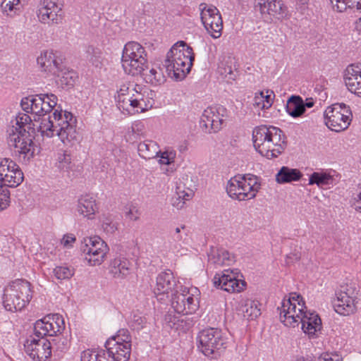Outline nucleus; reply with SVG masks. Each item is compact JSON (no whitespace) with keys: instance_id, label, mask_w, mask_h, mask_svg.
I'll return each mask as SVG.
<instances>
[{"instance_id":"4be33fe9","label":"nucleus","mask_w":361,"mask_h":361,"mask_svg":"<svg viewBox=\"0 0 361 361\" xmlns=\"http://www.w3.org/2000/svg\"><path fill=\"white\" fill-rule=\"evenodd\" d=\"M271 137L270 140L261 146L257 151L262 156L269 159L279 156L286 146L285 135L280 128H277Z\"/></svg>"},{"instance_id":"cd10ccee","label":"nucleus","mask_w":361,"mask_h":361,"mask_svg":"<svg viewBox=\"0 0 361 361\" xmlns=\"http://www.w3.org/2000/svg\"><path fill=\"white\" fill-rule=\"evenodd\" d=\"M277 128L272 126H259L254 128L252 131V141L254 147L258 151L261 146L270 140L274 130Z\"/></svg>"},{"instance_id":"58836bf2","label":"nucleus","mask_w":361,"mask_h":361,"mask_svg":"<svg viewBox=\"0 0 361 361\" xmlns=\"http://www.w3.org/2000/svg\"><path fill=\"white\" fill-rule=\"evenodd\" d=\"M87 58L95 67H99L102 64L103 54L100 49L89 46L86 50Z\"/></svg>"},{"instance_id":"7ed1b4c3","label":"nucleus","mask_w":361,"mask_h":361,"mask_svg":"<svg viewBox=\"0 0 361 361\" xmlns=\"http://www.w3.org/2000/svg\"><path fill=\"white\" fill-rule=\"evenodd\" d=\"M39 128L43 136L52 137L57 135L65 145H72L78 141L76 119L71 112L62 109H56L52 116L43 118Z\"/></svg>"},{"instance_id":"e2e57ef3","label":"nucleus","mask_w":361,"mask_h":361,"mask_svg":"<svg viewBox=\"0 0 361 361\" xmlns=\"http://www.w3.org/2000/svg\"><path fill=\"white\" fill-rule=\"evenodd\" d=\"M357 7V0H348L347 9H356Z\"/></svg>"},{"instance_id":"393cba45","label":"nucleus","mask_w":361,"mask_h":361,"mask_svg":"<svg viewBox=\"0 0 361 361\" xmlns=\"http://www.w3.org/2000/svg\"><path fill=\"white\" fill-rule=\"evenodd\" d=\"M344 80L348 90L361 97V68L354 65L348 66L345 71Z\"/></svg>"},{"instance_id":"b1692460","label":"nucleus","mask_w":361,"mask_h":361,"mask_svg":"<svg viewBox=\"0 0 361 361\" xmlns=\"http://www.w3.org/2000/svg\"><path fill=\"white\" fill-rule=\"evenodd\" d=\"M175 285L174 277L170 270L160 273L157 277L156 286L154 288V293L157 300L161 302L165 301Z\"/></svg>"},{"instance_id":"338daca9","label":"nucleus","mask_w":361,"mask_h":361,"mask_svg":"<svg viewBox=\"0 0 361 361\" xmlns=\"http://www.w3.org/2000/svg\"><path fill=\"white\" fill-rule=\"evenodd\" d=\"M314 102H312V100L307 99L306 102H303L304 109L305 110V108L312 107L314 106Z\"/></svg>"},{"instance_id":"c9c22d12","label":"nucleus","mask_w":361,"mask_h":361,"mask_svg":"<svg viewBox=\"0 0 361 361\" xmlns=\"http://www.w3.org/2000/svg\"><path fill=\"white\" fill-rule=\"evenodd\" d=\"M301 176L299 170L283 166L276 174V180L279 183H286L298 180Z\"/></svg>"},{"instance_id":"864d4df0","label":"nucleus","mask_w":361,"mask_h":361,"mask_svg":"<svg viewBox=\"0 0 361 361\" xmlns=\"http://www.w3.org/2000/svg\"><path fill=\"white\" fill-rule=\"evenodd\" d=\"M178 197L177 200L179 202L177 203V206L182 207L185 204V201L190 200L192 197V192L190 191L189 192H186L185 191L180 192L178 194Z\"/></svg>"},{"instance_id":"69168bd1","label":"nucleus","mask_w":361,"mask_h":361,"mask_svg":"<svg viewBox=\"0 0 361 361\" xmlns=\"http://www.w3.org/2000/svg\"><path fill=\"white\" fill-rule=\"evenodd\" d=\"M97 361H114L111 357H107L105 353L102 355L99 354Z\"/></svg>"},{"instance_id":"3c124183","label":"nucleus","mask_w":361,"mask_h":361,"mask_svg":"<svg viewBox=\"0 0 361 361\" xmlns=\"http://www.w3.org/2000/svg\"><path fill=\"white\" fill-rule=\"evenodd\" d=\"M265 102H264V91H259L256 92L254 97L253 105L258 107L260 109H267V107H264Z\"/></svg>"},{"instance_id":"4c0bfd02","label":"nucleus","mask_w":361,"mask_h":361,"mask_svg":"<svg viewBox=\"0 0 361 361\" xmlns=\"http://www.w3.org/2000/svg\"><path fill=\"white\" fill-rule=\"evenodd\" d=\"M130 336L128 331L127 329H121L116 336H112L106 341L105 346L124 345V343H130Z\"/></svg>"},{"instance_id":"09e8293b","label":"nucleus","mask_w":361,"mask_h":361,"mask_svg":"<svg viewBox=\"0 0 361 361\" xmlns=\"http://www.w3.org/2000/svg\"><path fill=\"white\" fill-rule=\"evenodd\" d=\"M352 205L356 211L361 212V186H359L353 194Z\"/></svg>"},{"instance_id":"6e6d98bb","label":"nucleus","mask_w":361,"mask_h":361,"mask_svg":"<svg viewBox=\"0 0 361 361\" xmlns=\"http://www.w3.org/2000/svg\"><path fill=\"white\" fill-rule=\"evenodd\" d=\"M75 240L76 238L73 234H66L64 235L61 239V244L66 247H69L72 246L73 243H74Z\"/></svg>"},{"instance_id":"6ab92c4d","label":"nucleus","mask_w":361,"mask_h":361,"mask_svg":"<svg viewBox=\"0 0 361 361\" xmlns=\"http://www.w3.org/2000/svg\"><path fill=\"white\" fill-rule=\"evenodd\" d=\"M23 178V173L16 162L7 158L0 159V183L7 188H15Z\"/></svg>"},{"instance_id":"f8f14e48","label":"nucleus","mask_w":361,"mask_h":361,"mask_svg":"<svg viewBox=\"0 0 361 361\" xmlns=\"http://www.w3.org/2000/svg\"><path fill=\"white\" fill-rule=\"evenodd\" d=\"M324 116L325 124L330 130L341 132L348 128L353 114L348 106L336 103L326 108Z\"/></svg>"},{"instance_id":"aec40b11","label":"nucleus","mask_w":361,"mask_h":361,"mask_svg":"<svg viewBox=\"0 0 361 361\" xmlns=\"http://www.w3.org/2000/svg\"><path fill=\"white\" fill-rule=\"evenodd\" d=\"M213 283L215 287L229 293L240 292L245 286V282L238 279V273L231 269L216 274Z\"/></svg>"},{"instance_id":"052dcab7","label":"nucleus","mask_w":361,"mask_h":361,"mask_svg":"<svg viewBox=\"0 0 361 361\" xmlns=\"http://www.w3.org/2000/svg\"><path fill=\"white\" fill-rule=\"evenodd\" d=\"M273 94L272 91L266 90L264 92V102H265V105L264 104V107H267L269 109L272 104V98L271 94Z\"/></svg>"},{"instance_id":"6e6552de","label":"nucleus","mask_w":361,"mask_h":361,"mask_svg":"<svg viewBox=\"0 0 361 361\" xmlns=\"http://www.w3.org/2000/svg\"><path fill=\"white\" fill-rule=\"evenodd\" d=\"M147 52L138 42L131 41L123 47L121 63L124 71L132 75H138L147 68Z\"/></svg>"},{"instance_id":"8fccbe9b","label":"nucleus","mask_w":361,"mask_h":361,"mask_svg":"<svg viewBox=\"0 0 361 361\" xmlns=\"http://www.w3.org/2000/svg\"><path fill=\"white\" fill-rule=\"evenodd\" d=\"M231 64L232 59H228V60L225 62L226 67L224 68V71H221V73L224 75L225 77L228 76L229 79L235 80V74L234 73Z\"/></svg>"},{"instance_id":"de8ad7c7","label":"nucleus","mask_w":361,"mask_h":361,"mask_svg":"<svg viewBox=\"0 0 361 361\" xmlns=\"http://www.w3.org/2000/svg\"><path fill=\"white\" fill-rule=\"evenodd\" d=\"M99 354L92 350H85L82 352L80 356L81 361H97Z\"/></svg>"},{"instance_id":"a211bd4d","label":"nucleus","mask_w":361,"mask_h":361,"mask_svg":"<svg viewBox=\"0 0 361 361\" xmlns=\"http://www.w3.org/2000/svg\"><path fill=\"white\" fill-rule=\"evenodd\" d=\"M226 113V109L222 106L207 107L201 117V128L208 133L218 132L222 128Z\"/></svg>"},{"instance_id":"bf43d9fd","label":"nucleus","mask_w":361,"mask_h":361,"mask_svg":"<svg viewBox=\"0 0 361 361\" xmlns=\"http://www.w3.org/2000/svg\"><path fill=\"white\" fill-rule=\"evenodd\" d=\"M308 0H296L295 9L300 13H304L307 8Z\"/></svg>"},{"instance_id":"1a4fd4ad","label":"nucleus","mask_w":361,"mask_h":361,"mask_svg":"<svg viewBox=\"0 0 361 361\" xmlns=\"http://www.w3.org/2000/svg\"><path fill=\"white\" fill-rule=\"evenodd\" d=\"M359 290L355 284L341 285L336 290L332 303L334 310L339 314L348 316L357 311Z\"/></svg>"},{"instance_id":"39448f33","label":"nucleus","mask_w":361,"mask_h":361,"mask_svg":"<svg viewBox=\"0 0 361 361\" xmlns=\"http://www.w3.org/2000/svg\"><path fill=\"white\" fill-rule=\"evenodd\" d=\"M192 49L183 41L173 45L164 60V66L169 75L177 80L183 79L189 73L194 60Z\"/></svg>"},{"instance_id":"c756f323","label":"nucleus","mask_w":361,"mask_h":361,"mask_svg":"<svg viewBox=\"0 0 361 361\" xmlns=\"http://www.w3.org/2000/svg\"><path fill=\"white\" fill-rule=\"evenodd\" d=\"M208 260L210 264L219 267L224 265H230L233 259L230 253L223 248H212L208 255Z\"/></svg>"},{"instance_id":"423d86ee","label":"nucleus","mask_w":361,"mask_h":361,"mask_svg":"<svg viewBox=\"0 0 361 361\" xmlns=\"http://www.w3.org/2000/svg\"><path fill=\"white\" fill-rule=\"evenodd\" d=\"M31 283L25 279H16L5 287L3 304L8 311L23 310L32 298Z\"/></svg>"},{"instance_id":"ea45409f","label":"nucleus","mask_w":361,"mask_h":361,"mask_svg":"<svg viewBox=\"0 0 361 361\" xmlns=\"http://www.w3.org/2000/svg\"><path fill=\"white\" fill-rule=\"evenodd\" d=\"M331 180V176L326 173L314 172L310 177L309 185L316 184L318 186L328 185Z\"/></svg>"},{"instance_id":"20e7f679","label":"nucleus","mask_w":361,"mask_h":361,"mask_svg":"<svg viewBox=\"0 0 361 361\" xmlns=\"http://www.w3.org/2000/svg\"><path fill=\"white\" fill-rule=\"evenodd\" d=\"M152 94L142 85L134 82L123 81L117 90L118 108L123 113L135 114L150 109L154 105Z\"/></svg>"},{"instance_id":"c85d7f7f","label":"nucleus","mask_w":361,"mask_h":361,"mask_svg":"<svg viewBox=\"0 0 361 361\" xmlns=\"http://www.w3.org/2000/svg\"><path fill=\"white\" fill-rule=\"evenodd\" d=\"M302 329L305 334L310 336H314L322 329L321 319L318 314L305 311L301 317Z\"/></svg>"},{"instance_id":"603ef678","label":"nucleus","mask_w":361,"mask_h":361,"mask_svg":"<svg viewBox=\"0 0 361 361\" xmlns=\"http://www.w3.org/2000/svg\"><path fill=\"white\" fill-rule=\"evenodd\" d=\"M185 230V226H183L180 227H176L175 228L174 233L172 235L174 240H177V241H180V240H185L188 235L187 232Z\"/></svg>"},{"instance_id":"5701e85b","label":"nucleus","mask_w":361,"mask_h":361,"mask_svg":"<svg viewBox=\"0 0 361 361\" xmlns=\"http://www.w3.org/2000/svg\"><path fill=\"white\" fill-rule=\"evenodd\" d=\"M37 63L42 71L51 75L59 74L63 66L61 56L52 50L42 52L37 57Z\"/></svg>"},{"instance_id":"7c9ffc66","label":"nucleus","mask_w":361,"mask_h":361,"mask_svg":"<svg viewBox=\"0 0 361 361\" xmlns=\"http://www.w3.org/2000/svg\"><path fill=\"white\" fill-rule=\"evenodd\" d=\"M141 74L147 82L153 85H160L166 81L163 70L158 65L154 64L150 68L147 65V68Z\"/></svg>"},{"instance_id":"49530a36","label":"nucleus","mask_w":361,"mask_h":361,"mask_svg":"<svg viewBox=\"0 0 361 361\" xmlns=\"http://www.w3.org/2000/svg\"><path fill=\"white\" fill-rule=\"evenodd\" d=\"M164 320L169 328L174 329L175 330H178L180 327L183 326V319L171 314H166Z\"/></svg>"},{"instance_id":"4d7b16f0","label":"nucleus","mask_w":361,"mask_h":361,"mask_svg":"<svg viewBox=\"0 0 361 361\" xmlns=\"http://www.w3.org/2000/svg\"><path fill=\"white\" fill-rule=\"evenodd\" d=\"M102 228L106 233H114L116 229L115 224L109 219L103 221Z\"/></svg>"},{"instance_id":"f704fd0d","label":"nucleus","mask_w":361,"mask_h":361,"mask_svg":"<svg viewBox=\"0 0 361 361\" xmlns=\"http://www.w3.org/2000/svg\"><path fill=\"white\" fill-rule=\"evenodd\" d=\"M239 311L243 317L247 320H253L260 315V309L257 303L251 300H243L240 303Z\"/></svg>"},{"instance_id":"37998d69","label":"nucleus","mask_w":361,"mask_h":361,"mask_svg":"<svg viewBox=\"0 0 361 361\" xmlns=\"http://www.w3.org/2000/svg\"><path fill=\"white\" fill-rule=\"evenodd\" d=\"M11 202L10 191L7 187L0 183V212L6 209Z\"/></svg>"},{"instance_id":"13d9d810","label":"nucleus","mask_w":361,"mask_h":361,"mask_svg":"<svg viewBox=\"0 0 361 361\" xmlns=\"http://www.w3.org/2000/svg\"><path fill=\"white\" fill-rule=\"evenodd\" d=\"M317 361H342L338 355H331L328 353L322 354Z\"/></svg>"},{"instance_id":"412c9836","label":"nucleus","mask_w":361,"mask_h":361,"mask_svg":"<svg viewBox=\"0 0 361 361\" xmlns=\"http://www.w3.org/2000/svg\"><path fill=\"white\" fill-rule=\"evenodd\" d=\"M62 6L55 0H42L39 5L37 16L39 20L48 25L59 24L61 19Z\"/></svg>"},{"instance_id":"774afa93","label":"nucleus","mask_w":361,"mask_h":361,"mask_svg":"<svg viewBox=\"0 0 361 361\" xmlns=\"http://www.w3.org/2000/svg\"><path fill=\"white\" fill-rule=\"evenodd\" d=\"M291 361H310L302 356H296L292 359Z\"/></svg>"},{"instance_id":"72a5a7b5","label":"nucleus","mask_w":361,"mask_h":361,"mask_svg":"<svg viewBox=\"0 0 361 361\" xmlns=\"http://www.w3.org/2000/svg\"><path fill=\"white\" fill-rule=\"evenodd\" d=\"M286 109L293 118L301 116L305 113L303 99L300 96L292 95L287 101Z\"/></svg>"},{"instance_id":"2f4dec72","label":"nucleus","mask_w":361,"mask_h":361,"mask_svg":"<svg viewBox=\"0 0 361 361\" xmlns=\"http://www.w3.org/2000/svg\"><path fill=\"white\" fill-rule=\"evenodd\" d=\"M109 357L114 361H128L131 352V343H124V345L105 346Z\"/></svg>"},{"instance_id":"9d476101","label":"nucleus","mask_w":361,"mask_h":361,"mask_svg":"<svg viewBox=\"0 0 361 361\" xmlns=\"http://www.w3.org/2000/svg\"><path fill=\"white\" fill-rule=\"evenodd\" d=\"M279 309L280 320L287 326L295 327L301 322L305 313V302L302 298L293 293L288 299H283Z\"/></svg>"},{"instance_id":"f3484780","label":"nucleus","mask_w":361,"mask_h":361,"mask_svg":"<svg viewBox=\"0 0 361 361\" xmlns=\"http://www.w3.org/2000/svg\"><path fill=\"white\" fill-rule=\"evenodd\" d=\"M201 21L212 37H220L223 29V20L219 10L214 6L202 3L199 6Z\"/></svg>"},{"instance_id":"4468645a","label":"nucleus","mask_w":361,"mask_h":361,"mask_svg":"<svg viewBox=\"0 0 361 361\" xmlns=\"http://www.w3.org/2000/svg\"><path fill=\"white\" fill-rule=\"evenodd\" d=\"M57 97L54 94H39L23 98V109L37 116H44L51 112L57 104Z\"/></svg>"},{"instance_id":"2eb2a0df","label":"nucleus","mask_w":361,"mask_h":361,"mask_svg":"<svg viewBox=\"0 0 361 361\" xmlns=\"http://www.w3.org/2000/svg\"><path fill=\"white\" fill-rule=\"evenodd\" d=\"M255 8L259 12L264 20L269 23L283 21L290 16L282 0H256Z\"/></svg>"},{"instance_id":"dca6fc26","label":"nucleus","mask_w":361,"mask_h":361,"mask_svg":"<svg viewBox=\"0 0 361 361\" xmlns=\"http://www.w3.org/2000/svg\"><path fill=\"white\" fill-rule=\"evenodd\" d=\"M172 298L171 305L178 314H188L195 312L198 307L199 290L197 288H181Z\"/></svg>"},{"instance_id":"e433bc0d","label":"nucleus","mask_w":361,"mask_h":361,"mask_svg":"<svg viewBox=\"0 0 361 361\" xmlns=\"http://www.w3.org/2000/svg\"><path fill=\"white\" fill-rule=\"evenodd\" d=\"M54 76L58 78L56 82L62 87H64L73 85L76 78V73L73 71L68 70L63 65L59 74H54Z\"/></svg>"},{"instance_id":"0eeeda50","label":"nucleus","mask_w":361,"mask_h":361,"mask_svg":"<svg viewBox=\"0 0 361 361\" xmlns=\"http://www.w3.org/2000/svg\"><path fill=\"white\" fill-rule=\"evenodd\" d=\"M260 186L259 178L255 175H237L228 181L226 192L232 199L244 201L254 198Z\"/></svg>"},{"instance_id":"9b49d317","label":"nucleus","mask_w":361,"mask_h":361,"mask_svg":"<svg viewBox=\"0 0 361 361\" xmlns=\"http://www.w3.org/2000/svg\"><path fill=\"white\" fill-rule=\"evenodd\" d=\"M198 348L205 356L216 355L226 348V338L221 329L207 328L197 336Z\"/></svg>"},{"instance_id":"f03ea898","label":"nucleus","mask_w":361,"mask_h":361,"mask_svg":"<svg viewBox=\"0 0 361 361\" xmlns=\"http://www.w3.org/2000/svg\"><path fill=\"white\" fill-rule=\"evenodd\" d=\"M31 121L27 114L18 116L7 130V142L13 152L23 164H28L38 152V147L25 126Z\"/></svg>"},{"instance_id":"79ce46f5","label":"nucleus","mask_w":361,"mask_h":361,"mask_svg":"<svg viewBox=\"0 0 361 361\" xmlns=\"http://www.w3.org/2000/svg\"><path fill=\"white\" fill-rule=\"evenodd\" d=\"M157 157H159L158 161L160 164L169 165L175 161L176 152L173 149H166L162 152L160 151Z\"/></svg>"},{"instance_id":"a878e982","label":"nucleus","mask_w":361,"mask_h":361,"mask_svg":"<svg viewBox=\"0 0 361 361\" xmlns=\"http://www.w3.org/2000/svg\"><path fill=\"white\" fill-rule=\"evenodd\" d=\"M131 264L123 257H116L111 260L109 272L111 276L116 279H123L130 274Z\"/></svg>"},{"instance_id":"680f3d73","label":"nucleus","mask_w":361,"mask_h":361,"mask_svg":"<svg viewBox=\"0 0 361 361\" xmlns=\"http://www.w3.org/2000/svg\"><path fill=\"white\" fill-rule=\"evenodd\" d=\"M133 326L137 329L142 328L145 323V318L138 315H134L133 319Z\"/></svg>"},{"instance_id":"0e129e2a","label":"nucleus","mask_w":361,"mask_h":361,"mask_svg":"<svg viewBox=\"0 0 361 361\" xmlns=\"http://www.w3.org/2000/svg\"><path fill=\"white\" fill-rule=\"evenodd\" d=\"M355 30L361 35V16L355 22Z\"/></svg>"},{"instance_id":"bb28decb","label":"nucleus","mask_w":361,"mask_h":361,"mask_svg":"<svg viewBox=\"0 0 361 361\" xmlns=\"http://www.w3.org/2000/svg\"><path fill=\"white\" fill-rule=\"evenodd\" d=\"M97 210L96 200L92 197L86 195L78 200L76 211L84 218L93 219Z\"/></svg>"},{"instance_id":"f257e3e1","label":"nucleus","mask_w":361,"mask_h":361,"mask_svg":"<svg viewBox=\"0 0 361 361\" xmlns=\"http://www.w3.org/2000/svg\"><path fill=\"white\" fill-rule=\"evenodd\" d=\"M65 329L63 317L59 314H49L37 320L34 325L35 336L25 343L26 353L35 361H46L51 354V344L44 337L61 334Z\"/></svg>"},{"instance_id":"c03bdc74","label":"nucleus","mask_w":361,"mask_h":361,"mask_svg":"<svg viewBox=\"0 0 361 361\" xmlns=\"http://www.w3.org/2000/svg\"><path fill=\"white\" fill-rule=\"evenodd\" d=\"M53 273L57 279L65 280L70 279L74 274V271L69 267L60 266L56 267Z\"/></svg>"},{"instance_id":"5fc2aeb1","label":"nucleus","mask_w":361,"mask_h":361,"mask_svg":"<svg viewBox=\"0 0 361 361\" xmlns=\"http://www.w3.org/2000/svg\"><path fill=\"white\" fill-rule=\"evenodd\" d=\"M334 7L336 8L338 12H343L347 10L348 0H330Z\"/></svg>"},{"instance_id":"ddd939ff","label":"nucleus","mask_w":361,"mask_h":361,"mask_svg":"<svg viewBox=\"0 0 361 361\" xmlns=\"http://www.w3.org/2000/svg\"><path fill=\"white\" fill-rule=\"evenodd\" d=\"M82 251L85 261L89 266L101 265L106 259L109 247L100 237L94 235L83 240Z\"/></svg>"},{"instance_id":"a19ab883","label":"nucleus","mask_w":361,"mask_h":361,"mask_svg":"<svg viewBox=\"0 0 361 361\" xmlns=\"http://www.w3.org/2000/svg\"><path fill=\"white\" fill-rule=\"evenodd\" d=\"M58 167L64 171H68L71 168V154L66 152H59L57 156Z\"/></svg>"},{"instance_id":"a18cd8bd","label":"nucleus","mask_w":361,"mask_h":361,"mask_svg":"<svg viewBox=\"0 0 361 361\" xmlns=\"http://www.w3.org/2000/svg\"><path fill=\"white\" fill-rule=\"evenodd\" d=\"M19 4L20 0H3L1 6L3 12L8 16L11 12L19 10Z\"/></svg>"},{"instance_id":"473e14b6","label":"nucleus","mask_w":361,"mask_h":361,"mask_svg":"<svg viewBox=\"0 0 361 361\" xmlns=\"http://www.w3.org/2000/svg\"><path fill=\"white\" fill-rule=\"evenodd\" d=\"M137 150L140 156L145 159L157 157L159 153V146L152 140H145L138 145Z\"/></svg>"}]
</instances>
